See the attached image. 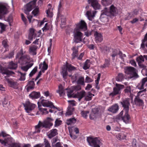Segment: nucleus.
Returning <instances> with one entry per match:
<instances>
[{
    "label": "nucleus",
    "instance_id": "4d7b16f0",
    "mask_svg": "<svg viewBox=\"0 0 147 147\" xmlns=\"http://www.w3.org/2000/svg\"><path fill=\"white\" fill-rule=\"evenodd\" d=\"M94 40L96 43L101 42L103 40L102 37H94Z\"/></svg>",
    "mask_w": 147,
    "mask_h": 147
},
{
    "label": "nucleus",
    "instance_id": "79ce46f5",
    "mask_svg": "<svg viewBox=\"0 0 147 147\" xmlns=\"http://www.w3.org/2000/svg\"><path fill=\"white\" fill-rule=\"evenodd\" d=\"M77 83L78 84L82 85H84V78L83 77L80 78L77 81Z\"/></svg>",
    "mask_w": 147,
    "mask_h": 147
},
{
    "label": "nucleus",
    "instance_id": "412c9836",
    "mask_svg": "<svg viewBox=\"0 0 147 147\" xmlns=\"http://www.w3.org/2000/svg\"><path fill=\"white\" fill-rule=\"evenodd\" d=\"M5 78L11 87L15 89H16L18 88V84L17 83L13 82L10 79L6 78V77H5Z\"/></svg>",
    "mask_w": 147,
    "mask_h": 147
},
{
    "label": "nucleus",
    "instance_id": "5fc2aeb1",
    "mask_svg": "<svg viewBox=\"0 0 147 147\" xmlns=\"http://www.w3.org/2000/svg\"><path fill=\"white\" fill-rule=\"evenodd\" d=\"M39 13V8H36L32 12V14L34 16H36L38 15Z\"/></svg>",
    "mask_w": 147,
    "mask_h": 147
},
{
    "label": "nucleus",
    "instance_id": "dca6fc26",
    "mask_svg": "<svg viewBox=\"0 0 147 147\" xmlns=\"http://www.w3.org/2000/svg\"><path fill=\"white\" fill-rule=\"evenodd\" d=\"M0 72L3 75H6L7 76H12L14 73L12 71L8 70L7 69L1 67L0 65Z\"/></svg>",
    "mask_w": 147,
    "mask_h": 147
},
{
    "label": "nucleus",
    "instance_id": "13d9d810",
    "mask_svg": "<svg viewBox=\"0 0 147 147\" xmlns=\"http://www.w3.org/2000/svg\"><path fill=\"white\" fill-rule=\"evenodd\" d=\"M88 111H82L81 112V115L84 118H86L87 116V114L89 113Z\"/></svg>",
    "mask_w": 147,
    "mask_h": 147
},
{
    "label": "nucleus",
    "instance_id": "a18cd8bd",
    "mask_svg": "<svg viewBox=\"0 0 147 147\" xmlns=\"http://www.w3.org/2000/svg\"><path fill=\"white\" fill-rule=\"evenodd\" d=\"M72 90L74 92L78 91L81 89V87L80 85L73 86L72 87Z\"/></svg>",
    "mask_w": 147,
    "mask_h": 147
},
{
    "label": "nucleus",
    "instance_id": "c756f323",
    "mask_svg": "<svg viewBox=\"0 0 147 147\" xmlns=\"http://www.w3.org/2000/svg\"><path fill=\"white\" fill-rule=\"evenodd\" d=\"M48 65L45 61L42 63H41L39 65V68L42 70H46L48 68Z\"/></svg>",
    "mask_w": 147,
    "mask_h": 147
},
{
    "label": "nucleus",
    "instance_id": "de8ad7c7",
    "mask_svg": "<svg viewBox=\"0 0 147 147\" xmlns=\"http://www.w3.org/2000/svg\"><path fill=\"white\" fill-rule=\"evenodd\" d=\"M66 90H67V96L68 98H70L73 97V92H74L72 90L67 89H66Z\"/></svg>",
    "mask_w": 147,
    "mask_h": 147
},
{
    "label": "nucleus",
    "instance_id": "4be33fe9",
    "mask_svg": "<svg viewBox=\"0 0 147 147\" xmlns=\"http://www.w3.org/2000/svg\"><path fill=\"white\" fill-rule=\"evenodd\" d=\"M32 99H37L39 98L40 96L39 92H33L29 95Z\"/></svg>",
    "mask_w": 147,
    "mask_h": 147
},
{
    "label": "nucleus",
    "instance_id": "423d86ee",
    "mask_svg": "<svg viewBox=\"0 0 147 147\" xmlns=\"http://www.w3.org/2000/svg\"><path fill=\"white\" fill-rule=\"evenodd\" d=\"M94 96V94L90 92L86 94V92L84 90H82L80 92H78L77 94L78 98L79 101H80L84 96L85 97V100L86 101L90 100L92 99V98Z\"/></svg>",
    "mask_w": 147,
    "mask_h": 147
},
{
    "label": "nucleus",
    "instance_id": "b1692460",
    "mask_svg": "<svg viewBox=\"0 0 147 147\" xmlns=\"http://www.w3.org/2000/svg\"><path fill=\"white\" fill-rule=\"evenodd\" d=\"M74 37H82L83 34L81 32L80 29L78 28H75L74 31Z\"/></svg>",
    "mask_w": 147,
    "mask_h": 147
},
{
    "label": "nucleus",
    "instance_id": "49530a36",
    "mask_svg": "<svg viewBox=\"0 0 147 147\" xmlns=\"http://www.w3.org/2000/svg\"><path fill=\"white\" fill-rule=\"evenodd\" d=\"M18 74L19 76H20V80L23 81L25 80V76L26 74L25 73H22L20 72H18Z\"/></svg>",
    "mask_w": 147,
    "mask_h": 147
},
{
    "label": "nucleus",
    "instance_id": "052dcab7",
    "mask_svg": "<svg viewBox=\"0 0 147 147\" xmlns=\"http://www.w3.org/2000/svg\"><path fill=\"white\" fill-rule=\"evenodd\" d=\"M124 91L125 93L131 94V87L130 86H128L126 87L124 90Z\"/></svg>",
    "mask_w": 147,
    "mask_h": 147
},
{
    "label": "nucleus",
    "instance_id": "9d476101",
    "mask_svg": "<svg viewBox=\"0 0 147 147\" xmlns=\"http://www.w3.org/2000/svg\"><path fill=\"white\" fill-rule=\"evenodd\" d=\"M35 4L36 2L34 1H31L27 4L24 7V13L27 15H28L29 12L35 7Z\"/></svg>",
    "mask_w": 147,
    "mask_h": 147
},
{
    "label": "nucleus",
    "instance_id": "5701e85b",
    "mask_svg": "<svg viewBox=\"0 0 147 147\" xmlns=\"http://www.w3.org/2000/svg\"><path fill=\"white\" fill-rule=\"evenodd\" d=\"M57 134V131L56 129H52L49 132L48 136L51 138L55 136Z\"/></svg>",
    "mask_w": 147,
    "mask_h": 147
},
{
    "label": "nucleus",
    "instance_id": "2eb2a0df",
    "mask_svg": "<svg viewBox=\"0 0 147 147\" xmlns=\"http://www.w3.org/2000/svg\"><path fill=\"white\" fill-rule=\"evenodd\" d=\"M130 99L127 98L123 100L121 103L124 107L123 111H128L129 110V106L130 105Z\"/></svg>",
    "mask_w": 147,
    "mask_h": 147
},
{
    "label": "nucleus",
    "instance_id": "e2e57ef3",
    "mask_svg": "<svg viewBox=\"0 0 147 147\" xmlns=\"http://www.w3.org/2000/svg\"><path fill=\"white\" fill-rule=\"evenodd\" d=\"M118 53L116 49H115L113 50L112 54L111 55V56L113 58V59H114V58L115 57L116 55H117Z\"/></svg>",
    "mask_w": 147,
    "mask_h": 147
},
{
    "label": "nucleus",
    "instance_id": "58836bf2",
    "mask_svg": "<svg viewBox=\"0 0 147 147\" xmlns=\"http://www.w3.org/2000/svg\"><path fill=\"white\" fill-rule=\"evenodd\" d=\"M28 37H37L35 30L31 28L30 29Z\"/></svg>",
    "mask_w": 147,
    "mask_h": 147
},
{
    "label": "nucleus",
    "instance_id": "393cba45",
    "mask_svg": "<svg viewBox=\"0 0 147 147\" xmlns=\"http://www.w3.org/2000/svg\"><path fill=\"white\" fill-rule=\"evenodd\" d=\"M73 53L72 54V59H74L78 56V48L77 47H73L72 48Z\"/></svg>",
    "mask_w": 147,
    "mask_h": 147
},
{
    "label": "nucleus",
    "instance_id": "4468645a",
    "mask_svg": "<svg viewBox=\"0 0 147 147\" xmlns=\"http://www.w3.org/2000/svg\"><path fill=\"white\" fill-rule=\"evenodd\" d=\"M76 28L80 30H86L87 29L86 23L83 20H81L80 22L76 24Z\"/></svg>",
    "mask_w": 147,
    "mask_h": 147
},
{
    "label": "nucleus",
    "instance_id": "7ed1b4c3",
    "mask_svg": "<svg viewBox=\"0 0 147 147\" xmlns=\"http://www.w3.org/2000/svg\"><path fill=\"white\" fill-rule=\"evenodd\" d=\"M16 58L19 59L18 62L21 65L27 63L28 61L30 60L29 56L23 55L22 49L21 50L20 52L17 53Z\"/></svg>",
    "mask_w": 147,
    "mask_h": 147
},
{
    "label": "nucleus",
    "instance_id": "a19ab883",
    "mask_svg": "<svg viewBox=\"0 0 147 147\" xmlns=\"http://www.w3.org/2000/svg\"><path fill=\"white\" fill-rule=\"evenodd\" d=\"M65 67L68 70L69 72L71 71L76 69V68L74 66H71L70 64H67L66 65Z\"/></svg>",
    "mask_w": 147,
    "mask_h": 147
},
{
    "label": "nucleus",
    "instance_id": "f03ea898",
    "mask_svg": "<svg viewBox=\"0 0 147 147\" xmlns=\"http://www.w3.org/2000/svg\"><path fill=\"white\" fill-rule=\"evenodd\" d=\"M0 142L5 146L8 145L9 147H21L20 144L13 143L11 138H8L7 139H5V140L0 139ZM30 145L28 144L24 145L23 147H30Z\"/></svg>",
    "mask_w": 147,
    "mask_h": 147
},
{
    "label": "nucleus",
    "instance_id": "a878e982",
    "mask_svg": "<svg viewBox=\"0 0 147 147\" xmlns=\"http://www.w3.org/2000/svg\"><path fill=\"white\" fill-rule=\"evenodd\" d=\"M33 65V63H30L26 65L23 66L21 67V69L23 71H26L29 69Z\"/></svg>",
    "mask_w": 147,
    "mask_h": 147
},
{
    "label": "nucleus",
    "instance_id": "bb28decb",
    "mask_svg": "<svg viewBox=\"0 0 147 147\" xmlns=\"http://www.w3.org/2000/svg\"><path fill=\"white\" fill-rule=\"evenodd\" d=\"M57 92L59 94L60 96H63L65 94V90L61 84L59 86V89L57 90Z\"/></svg>",
    "mask_w": 147,
    "mask_h": 147
},
{
    "label": "nucleus",
    "instance_id": "69168bd1",
    "mask_svg": "<svg viewBox=\"0 0 147 147\" xmlns=\"http://www.w3.org/2000/svg\"><path fill=\"white\" fill-rule=\"evenodd\" d=\"M66 18L64 16H62L61 18V22L62 25H65L66 22Z\"/></svg>",
    "mask_w": 147,
    "mask_h": 147
},
{
    "label": "nucleus",
    "instance_id": "bf43d9fd",
    "mask_svg": "<svg viewBox=\"0 0 147 147\" xmlns=\"http://www.w3.org/2000/svg\"><path fill=\"white\" fill-rule=\"evenodd\" d=\"M110 61L108 59H105V64L104 65L102 66V67L103 68H105L107 67L108 66L109 64Z\"/></svg>",
    "mask_w": 147,
    "mask_h": 147
},
{
    "label": "nucleus",
    "instance_id": "864d4df0",
    "mask_svg": "<svg viewBox=\"0 0 147 147\" xmlns=\"http://www.w3.org/2000/svg\"><path fill=\"white\" fill-rule=\"evenodd\" d=\"M86 14L88 18V19L90 20H91V18L93 17L92 13L90 11H88L86 12Z\"/></svg>",
    "mask_w": 147,
    "mask_h": 147
},
{
    "label": "nucleus",
    "instance_id": "f257e3e1",
    "mask_svg": "<svg viewBox=\"0 0 147 147\" xmlns=\"http://www.w3.org/2000/svg\"><path fill=\"white\" fill-rule=\"evenodd\" d=\"M54 119L51 117H47L43 121H39L37 125L35 126V131L33 133H39L42 128L50 129L53 125Z\"/></svg>",
    "mask_w": 147,
    "mask_h": 147
},
{
    "label": "nucleus",
    "instance_id": "680f3d73",
    "mask_svg": "<svg viewBox=\"0 0 147 147\" xmlns=\"http://www.w3.org/2000/svg\"><path fill=\"white\" fill-rule=\"evenodd\" d=\"M82 37H74V41L76 43H78L82 41Z\"/></svg>",
    "mask_w": 147,
    "mask_h": 147
},
{
    "label": "nucleus",
    "instance_id": "37998d69",
    "mask_svg": "<svg viewBox=\"0 0 147 147\" xmlns=\"http://www.w3.org/2000/svg\"><path fill=\"white\" fill-rule=\"evenodd\" d=\"M145 46L147 47V37H144V39L142 40V43L141 45V47L144 48Z\"/></svg>",
    "mask_w": 147,
    "mask_h": 147
},
{
    "label": "nucleus",
    "instance_id": "cd10ccee",
    "mask_svg": "<svg viewBox=\"0 0 147 147\" xmlns=\"http://www.w3.org/2000/svg\"><path fill=\"white\" fill-rule=\"evenodd\" d=\"M108 110L113 113H116L118 110V106L117 105H113L109 107Z\"/></svg>",
    "mask_w": 147,
    "mask_h": 147
},
{
    "label": "nucleus",
    "instance_id": "3c124183",
    "mask_svg": "<svg viewBox=\"0 0 147 147\" xmlns=\"http://www.w3.org/2000/svg\"><path fill=\"white\" fill-rule=\"evenodd\" d=\"M2 44L4 47L6 49L5 51V52L7 51V50L8 48V46L7 44V40H3L2 42Z\"/></svg>",
    "mask_w": 147,
    "mask_h": 147
},
{
    "label": "nucleus",
    "instance_id": "aec40b11",
    "mask_svg": "<svg viewBox=\"0 0 147 147\" xmlns=\"http://www.w3.org/2000/svg\"><path fill=\"white\" fill-rule=\"evenodd\" d=\"M34 83L33 81L30 80L28 82L27 85L26 86V90L28 92L30 90H33L34 87Z\"/></svg>",
    "mask_w": 147,
    "mask_h": 147
},
{
    "label": "nucleus",
    "instance_id": "0eeeda50",
    "mask_svg": "<svg viewBox=\"0 0 147 147\" xmlns=\"http://www.w3.org/2000/svg\"><path fill=\"white\" fill-rule=\"evenodd\" d=\"M123 112V111H121L119 115L116 117V119L117 120H122L126 124L128 123L130 121V117L128 113V111H125V115L122 117Z\"/></svg>",
    "mask_w": 147,
    "mask_h": 147
},
{
    "label": "nucleus",
    "instance_id": "6e6552de",
    "mask_svg": "<svg viewBox=\"0 0 147 147\" xmlns=\"http://www.w3.org/2000/svg\"><path fill=\"white\" fill-rule=\"evenodd\" d=\"M116 9V8L112 5L110 7L109 9L105 7V10L102 14V15L105 14L108 16H114L117 14Z\"/></svg>",
    "mask_w": 147,
    "mask_h": 147
},
{
    "label": "nucleus",
    "instance_id": "20e7f679",
    "mask_svg": "<svg viewBox=\"0 0 147 147\" xmlns=\"http://www.w3.org/2000/svg\"><path fill=\"white\" fill-rule=\"evenodd\" d=\"M124 71L126 74L130 78H137L138 75L137 73L136 69L131 67H126L124 68Z\"/></svg>",
    "mask_w": 147,
    "mask_h": 147
},
{
    "label": "nucleus",
    "instance_id": "0e129e2a",
    "mask_svg": "<svg viewBox=\"0 0 147 147\" xmlns=\"http://www.w3.org/2000/svg\"><path fill=\"white\" fill-rule=\"evenodd\" d=\"M44 142L45 147H51L49 142L47 139H44Z\"/></svg>",
    "mask_w": 147,
    "mask_h": 147
},
{
    "label": "nucleus",
    "instance_id": "f704fd0d",
    "mask_svg": "<svg viewBox=\"0 0 147 147\" xmlns=\"http://www.w3.org/2000/svg\"><path fill=\"white\" fill-rule=\"evenodd\" d=\"M76 122V119L74 118H70L67 121V124L68 125H71L75 123Z\"/></svg>",
    "mask_w": 147,
    "mask_h": 147
},
{
    "label": "nucleus",
    "instance_id": "ddd939ff",
    "mask_svg": "<svg viewBox=\"0 0 147 147\" xmlns=\"http://www.w3.org/2000/svg\"><path fill=\"white\" fill-rule=\"evenodd\" d=\"M8 12V9L6 5L0 4V19L2 18Z\"/></svg>",
    "mask_w": 147,
    "mask_h": 147
},
{
    "label": "nucleus",
    "instance_id": "603ef678",
    "mask_svg": "<svg viewBox=\"0 0 147 147\" xmlns=\"http://www.w3.org/2000/svg\"><path fill=\"white\" fill-rule=\"evenodd\" d=\"M37 67H35L31 71L29 74V76L30 77L32 76L36 72L37 70Z\"/></svg>",
    "mask_w": 147,
    "mask_h": 147
},
{
    "label": "nucleus",
    "instance_id": "ea45409f",
    "mask_svg": "<svg viewBox=\"0 0 147 147\" xmlns=\"http://www.w3.org/2000/svg\"><path fill=\"white\" fill-rule=\"evenodd\" d=\"M90 63L89 60H87L84 63L83 68L84 69L86 70L89 68L90 67Z\"/></svg>",
    "mask_w": 147,
    "mask_h": 147
},
{
    "label": "nucleus",
    "instance_id": "338daca9",
    "mask_svg": "<svg viewBox=\"0 0 147 147\" xmlns=\"http://www.w3.org/2000/svg\"><path fill=\"white\" fill-rule=\"evenodd\" d=\"M61 121L60 120L56 119L55 121V126H59L61 124Z\"/></svg>",
    "mask_w": 147,
    "mask_h": 147
},
{
    "label": "nucleus",
    "instance_id": "09e8293b",
    "mask_svg": "<svg viewBox=\"0 0 147 147\" xmlns=\"http://www.w3.org/2000/svg\"><path fill=\"white\" fill-rule=\"evenodd\" d=\"M136 60L139 64L140 63L144 61V57L142 55H140L137 58Z\"/></svg>",
    "mask_w": 147,
    "mask_h": 147
},
{
    "label": "nucleus",
    "instance_id": "c03bdc74",
    "mask_svg": "<svg viewBox=\"0 0 147 147\" xmlns=\"http://www.w3.org/2000/svg\"><path fill=\"white\" fill-rule=\"evenodd\" d=\"M124 79V76L122 73H119L116 78V80L117 81H121Z\"/></svg>",
    "mask_w": 147,
    "mask_h": 147
},
{
    "label": "nucleus",
    "instance_id": "a211bd4d",
    "mask_svg": "<svg viewBox=\"0 0 147 147\" xmlns=\"http://www.w3.org/2000/svg\"><path fill=\"white\" fill-rule=\"evenodd\" d=\"M94 33L95 37H102V35L101 33H98L97 31H94L92 30L90 31L88 30L85 32V35L87 36H90L92 34Z\"/></svg>",
    "mask_w": 147,
    "mask_h": 147
},
{
    "label": "nucleus",
    "instance_id": "c85d7f7f",
    "mask_svg": "<svg viewBox=\"0 0 147 147\" xmlns=\"http://www.w3.org/2000/svg\"><path fill=\"white\" fill-rule=\"evenodd\" d=\"M134 102L135 105L139 106L142 105L143 104L142 100L138 96L136 97L135 98Z\"/></svg>",
    "mask_w": 147,
    "mask_h": 147
},
{
    "label": "nucleus",
    "instance_id": "6e6d98bb",
    "mask_svg": "<svg viewBox=\"0 0 147 147\" xmlns=\"http://www.w3.org/2000/svg\"><path fill=\"white\" fill-rule=\"evenodd\" d=\"M46 13L48 17H52L53 16V13L51 11L50 8H49L47 10Z\"/></svg>",
    "mask_w": 147,
    "mask_h": 147
},
{
    "label": "nucleus",
    "instance_id": "774afa93",
    "mask_svg": "<svg viewBox=\"0 0 147 147\" xmlns=\"http://www.w3.org/2000/svg\"><path fill=\"white\" fill-rule=\"evenodd\" d=\"M146 82H147V77L144 78L142 79L141 85L142 88H143L145 83Z\"/></svg>",
    "mask_w": 147,
    "mask_h": 147
},
{
    "label": "nucleus",
    "instance_id": "4c0bfd02",
    "mask_svg": "<svg viewBox=\"0 0 147 147\" xmlns=\"http://www.w3.org/2000/svg\"><path fill=\"white\" fill-rule=\"evenodd\" d=\"M126 136L122 133H119L117 134L116 137L118 140H121L125 138Z\"/></svg>",
    "mask_w": 147,
    "mask_h": 147
},
{
    "label": "nucleus",
    "instance_id": "9b49d317",
    "mask_svg": "<svg viewBox=\"0 0 147 147\" xmlns=\"http://www.w3.org/2000/svg\"><path fill=\"white\" fill-rule=\"evenodd\" d=\"M124 86L123 85L116 84L115 86L113 88V91L109 95L110 96H113L117 94H120L121 93V90L124 88Z\"/></svg>",
    "mask_w": 147,
    "mask_h": 147
},
{
    "label": "nucleus",
    "instance_id": "f3484780",
    "mask_svg": "<svg viewBox=\"0 0 147 147\" xmlns=\"http://www.w3.org/2000/svg\"><path fill=\"white\" fill-rule=\"evenodd\" d=\"M89 3H90L91 6L95 10L100 9V5L99 4L97 0H88Z\"/></svg>",
    "mask_w": 147,
    "mask_h": 147
},
{
    "label": "nucleus",
    "instance_id": "39448f33",
    "mask_svg": "<svg viewBox=\"0 0 147 147\" xmlns=\"http://www.w3.org/2000/svg\"><path fill=\"white\" fill-rule=\"evenodd\" d=\"M87 141L90 145L94 147H100L102 143L97 138H93L91 137L87 138Z\"/></svg>",
    "mask_w": 147,
    "mask_h": 147
},
{
    "label": "nucleus",
    "instance_id": "e433bc0d",
    "mask_svg": "<svg viewBox=\"0 0 147 147\" xmlns=\"http://www.w3.org/2000/svg\"><path fill=\"white\" fill-rule=\"evenodd\" d=\"M101 3L104 6H107L112 3V0H102Z\"/></svg>",
    "mask_w": 147,
    "mask_h": 147
},
{
    "label": "nucleus",
    "instance_id": "8fccbe9b",
    "mask_svg": "<svg viewBox=\"0 0 147 147\" xmlns=\"http://www.w3.org/2000/svg\"><path fill=\"white\" fill-rule=\"evenodd\" d=\"M67 69L64 68L62 69V73L63 76L64 78H65L66 76L67 75Z\"/></svg>",
    "mask_w": 147,
    "mask_h": 147
},
{
    "label": "nucleus",
    "instance_id": "6ab92c4d",
    "mask_svg": "<svg viewBox=\"0 0 147 147\" xmlns=\"http://www.w3.org/2000/svg\"><path fill=\"white\" fill-rule=\"evenodd\" d=\"M38 47L36 45H31L30 46L29 51L30 53L33 55L36 54V50Z\"/></svg>",
    "mask_w": 147,
    "mask_h": 147
},
{
    "label": "nucleus",
    "instance_id": "2f4dec72",
    "mask_svg": "<svg viewBox=\"0 0 147 147\" xmlns=\"http://www.w3.org/2000/svg\"><path fill=\"white\" fill-rule=\"evenodd\" d=\"M96 111V109H93L92 110V112L90 116V119H94L97 117L98 115L97 112L95 113H94V111Z\"/></svg>",
    "mask_w": 147,
    "mask_h": 147
},
{
    "label": "nucleus",
    "instance_id": "7c9ffc66",
    "mask_svg": "<svg viewBox=\"0 0 147 147\" xmlns=\"http://www.w3.org/2000/svg\"><path fill=\"white\" fill-rule=\"evenodd\" d=\"M74 110V109L72 107H71L70 106H69L67 111L65 113V115L67 116L72 115Z\"/></svg>",
    "mask_w": 147,
    "mask_h": 147
},
{
    "label": "nucleus",
    "instance_id": "c9c22d12",
    "mask_svg": "<svg viewBox=\"0 0 147 147\" xmlns=\"http://www.w3.org/2000/svg\"><path fill=\"white\" fill-rule=\"evenodd\" d=\"M42 93L45 96L50 98H51L53 96V94L48 90L43 92Z\"/></svg>",
    "mask_w": 147,
    "mask_h": 147
},
{
    "label": "nucleus",
    "instance_id": "72a5a7b5",
    "mask_svg": "<svg viewBox=\"0 0 147 147\" xmlns=\"http://www.w3.org/2000/svg\"><path fill=\"white\" fill-rule=\"evenodd\" d=\"M17 64L13 63L12 61L10 62L9 64L8 67L10 69H16L17 67Z\"/></svg>",
    "mask_w": 147,
    "mask_h": 147
},
{
    "label": "nucleus",
    "instance_id": "473e14b6",
    "mask_svg": "<svg viewBox=\"0 0 147 147\" xmlns=\"http://www.w3.org/2000/svg\"><path fill=\"white\" fill-rule=\"evenodd\" d=\"M40 113L42 115H45L48 114V112L47 111L46 109L40 108L39 109V111L37 113L36 115H38Z\"/></svg>",
    "mask_w": 147,
    "mask_h": 147
},
{
    "label": "nucleus",
    "instance_id": "f8f14e48",
    "mask_svg": "<svg viewBox=\"0 0 147 147\" xmlns=\"http://www.w3.org/2000/svg\"><path fill=\"white\" fill-rule=\"evenodd\" d=\"M43 97L40 98L39 100V101L40 102L42 105L45 107H49L51 108H56L53 105V103L47 100H44L42 99L43 98Z\"/></svg>",
    "mask_w": 147,
    "mask_h": 147
},
{
    "label": "nucleus",
    "instance_id": "1a4fd4ad",
    "mask_svg": "<svg viewBox=\"0 0 147 147\" xmlns=\"http://www.w3.org/2000/svg\"><path fill=\"white\" fill-rule=\"evenodd\" d=\"M23 105L26 112L28 113H30L36 107L35 105L31 103L29 100H27Z\"/></svg>",
    "mask_w": 147,
    "mask_h": 147
}]
</instances>
